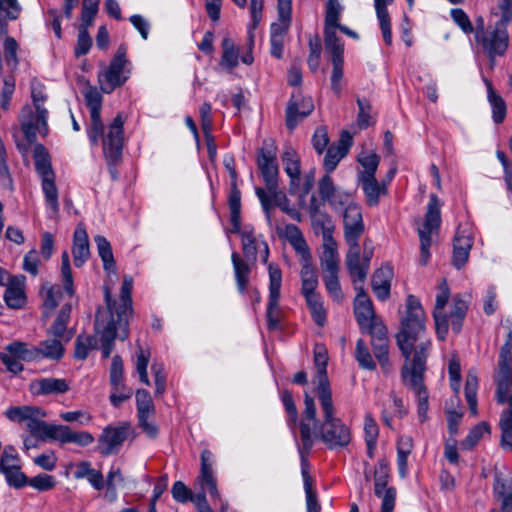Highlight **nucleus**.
<instances>
[{"label":"nucleus","instance_id":"46","mask_svg":"<svg viewBox=\"0 0 512 512\" xmlns=\"http://www.w3.org/2000/svg\"><path fill=\"white\" fill-rule=\"evenodd\" d=\"M339 254L335 239L323 241V254L321 257V267L323 273L339 272Z\"/></svg>","mask_w":512,"mask_h":512},{"label":"nucleus","instance_id":"43","mask_svg":"<svg viewBox=\"0 0 512 512\" xmlns=\"http://www.w3.org/2000/svg\"><path fill=\"white\" fill-rule=\"evenodd\" d=\"M231 260L234 269L235 280L239 293L244 294L249 283L250 276V262L244 261L240 255L233 251L231 254Z\"/></svg>","mask_w":512,"mask_h":512},{"label":"nucleus","instance_id":"58","mask_svg":"<svg viewBox=\"0 0 512 512\" xmlns=\"http://www.w3.org/2000/svg\"><path fill=\"white\" fill-rule=\"evenodd\" d=\"M97 337L95 335H78L75 342L74 356L76 359L85 360L89 352L96 348Z\"/></svg>","mask_w":512,"mask_h":512},{"label":"nucleus","instance_id":"34","mask_svg":"<svg viewBox=\"0 0 512 512\" xmlns=\"http://www.w3.org/2000/svg\"><path fill=\"white\" fill-rule=\"evenodd\" d=\"M67 343L68 342H65V340L54 336L40 341L38 345H35L37 350V362L43 359L51 361L61 360L65 352L64 345Z\"/></svg>","mask_w":512,"mask_h":512},{"label":"nucleus","instance_id":"35","mask_svg":"<svg viewBox=\"0 0 512 512\" xmlns=\"http://www.w3.org/2000/svg\"><path fill=\"white\" fill-rule=\"evenodd\" d=\"M73 262L76 267H81L90 257L88 234L82 224L77 225L73 235L72 247Z\"/></svg>","mask_w":512,"mask_h":512},{"label":"nucleus","instance_id":"59","mask_svg":"<svg viewBox=\"0 0 512 512\" xmlns=\"http://www.w3.org/2000/svg\"><path fill=\"white\" fill-rule=\"evenodd\" d=\"M485 434H490L489 424L485 421L475 425L461 442V448L465 450L472 449L482 439Z\"/></svg>","mask_w":512,"mask_h":512},{"label":"nucleus","instance_id":"26","mask_svg":"<svg viewBox=\"0 0 512 512\" xmlns=\"http://www.w3.org/2000/svg\"><path fill=\"white\" fill-rule=\"evenodd\" d=\"M318 192L323 201H326L335 210L342 209L350 200V195L338 190L329 174H325L318 183Z\"/></svg>","mask_w":512,"mask_h":512},{"label":"nucleus","instance_id":"55","mask_svg":"<svg viewBox=\"0 0 512 512\" xmlns=\"http://www.w3.org/2000/svg\"><path fill=\"white\" fill-rule=\"evenodd\" d=\"M325 46L326 50L331 53L332 61L344 60L343 58V42L336 34V28L325 27Z\"/></svg>","mask_w":512,"mask_h":512},{"label":"nucleus","instance_id":"47","mask_svg":"<svg viewBox=\"0 0 512 512\" xmlns=\"http://www.w3.org/2000/svg\"><path fill=\"white\" fill-rule=\"evenodd\" d=\"M40 179L45 203L49 208L50 215L54 216L59 212V194L55 184V175H53V177H44Z\"/></svg>","mask_w":512,"mask_h":512},{"label":"nucleus","instance_id":"42","mask_svg":"<svg viewBox=\"0 0 512 512\" xmlns=\"http://www.w3.org/2000/svg\"><path fill=\"white\" fill-rule=\"evenodd\" d=\"M483 80L487 89V100L492 110V119L496 124H500L506 117V103L504 99L493 89L492 82L487 78H484Z\"/></svg>","mask_w":512,"mask_h":512},{"label":"nucleus","instance_id":"56","mask_svg":"<svg viewBox=\"0 0 512 512\" xmlns=\"http://www.w3.org/2000/svg\"><path fill=\"white\" fill-rule=\"evenodd\" d=\"M138 418L152 417L155 407L150 393L145 389H138L135 393Z\"/></svg>","mask_w":512,"mask_h":512},{"label":"nucleus","instance_id":"9","mask_svg":"<svg viewBox=\"0 0 512 512\" xmlns=\"http://www.w3.org/2000/svg\"><path fill=\"white\" fill-rule=\"evenodd\" d=\"M126 53L127 47L120 45L109 66L99 73V81L103 92L111 93L129 79L131 62L127 59Z\"/></svg>","mask_w":512,"mask_h":512},{"label":"nucleus","instance_id":"51","mask_svg":"<svg viewBox=\"0 0 512 512\" xmlns=\"http://www.w3.org/2000/svg\"><path fill=\"white\" fill-rule=\"evenodd\" d=\"M314 232L322 236L323 241L333 240L334 225L331 217L324 211L310 216Z\"/></svg>","mask_w":512,"mask_h":512},{"label":"nucleus","instance_id":"11","mask_svg":"<svg viewBox=\"0 0 512 512\" xmlns=\"http://www.w3.org/2000/svg\"><path fill=\"white\" fill-rule=\"evenodd\" d=\"M0 360L7 371L18 375L24 370L21 361L37 362L36 346L22 341H13L0 352Z\"/></svg>","mask_w":512,"mask_h":512},{"label":"nucleus","instance_id":"49","mask_svg":"<svg viewBox=\"0 0 512 512\" xmlns=\"http://www.w3.org/2000/svg\"><path fill=\"white\" fill-rule=\"evenodd\" d=\"M357 161L360 164L361 169L357 171L356 178L376 176L380 162V157L376 153L362 151L358 155Z\"/></svg>","mask_w":512,"mask_h":512},{"label":"nucleus","instance_id":"6","mask_svg":"<svg viewBox=\"0 0 512 512\" xmlns=\"http://www.w3.org/2000/svg\"><path fill=\"white\" fill-rule=\"evenodd\" d=\"M133 288V278L130 275L123 277L120 293V301H112L109 291L105 293V300L109 310V317L118 320L120 328L119 337L122 341L128 338L129 317L132 313V298L131 292Z\"/></svg>","mask_w":512,"mask_h":512},{"label":"nucleus","instance_id":"19","mask_svg":"<svg viewBox=\"0 0 512 512\" xmlns=\"http://www.w3.org/2000/svg\"><path fill=\"white\" fill-rule=\"evenodd\" d=\"M314 363L317 367L315 376V391L317 398L331 397L332 390L327 376L328 353L324 346L316 345L314 348Z\"/></svg>","mask_w":512,"mask_h":512},{"label":"nucleus","instance_id":"27","mask_svg":"<svg viewBox=\"0 0 512 512\" xmlns=\"http://www.w3.org/2000/svg\"><path fill=\"white\" fill-rule=\"evenodd\" d=\"M95 329L100 338V349L102 351V356L106 359L110 356L114 348L115 338L118 337L120 340H122L119 337L120 328L118 325V320L113 317H109L108 322L104 325L97 317L95 322Z\"/></svg>","mask_w":512,"mask_h":512},{"label":"nucleus","instance_id":"44","mask_svg":"<svg viewBox=\"0 0 512 512\" xmlns=\"http://www.w3.org/2000/svg\"><path fill=\"white\" fill-rule=\"evenodd\" d=\"M222 55L220 66L227 72H232L239 64V47L229 37L222 40Z\"/></svg>","mask_w":512,"mask_h":512},{"label":"nucleus","instance_id":"21","mask_svg":"<svg viewBox=\"0 0 512 512\" xmlns=\"http://www.w3.org/2000/svg\"><path fill=\"white\" fill-rule=\"evenodd\" d=\"M255 193L261 203L265 218L270 225L272 223L271 209L274 206L279 207L282 212H285L290 207V200L283 191L278 189V186L275 189H267V191L261 187H256Z\"/></svg>","mask_w":512,"mask_h":512},{"label":"nucleus","instance_id":"45","mask_svg":"<svg viewBox=\"0 0 512 512\" xmlns=\"http://www.w3.org/2000/svg\"><path fill=\"white\" fill-rule=\"evenodd\" d=\"M6 417L13 422H26V424L35 416H46L44 409L36 406H14L5 411Z\"/></svg>","mask_w":512,"mask_h":512},{"label":"nucleus","instance_id":"31","mask_svg":"<svg viewBox=\"0 0 512 512\" xmlns=\"http://www.w3.org/2000/svg\"><path fill=\"white\" fill-rule=\"evenodd\" d=\"M357 185L362 189L368 206H377L381 196L387 194L386 181L379 182L376 176L357 178Z\"/></svg>","mask_w":512,"mask_h":512},{"label":"nucleus","instance_id":"57","mask_svg":"<svg viewBox=\"0 0 512 512\" xmlns=\"http://www.w3.org/2000/svg\"><path fill=\"white\" fill-rule=\"evenodd\" d=\"M150 357L151 352L149 348L139 346L135 352V365L137 374L139 375L140 381L147 386L150 385L147 372Z\"/></svg>","mask_w":512,"mask_h":512},{"label":"nucleus","instance_id":"36","mask_svg":"<svg viewBox=\"0 0 512 512\" xmlns=\"http://www.w3.org/2000/svg\"><path fill=\"white\" fill-rule=\"evenodd\" d=\"M393 270L389 265L377 269L372 276V290L380 301H385L390 295Z\"/></svg>","mask_w":512,"mask_h":512},{"label":"nucleus","instance_id":"60","mask_svg":"<svg viewBox=\"0 0 512 512\" xmlns=\"http://www.w3.org/2000/svg\"><path fill=\"white\" fill-rule=\"evenodd\" d=\"M230 223L234 228L241 224V192L238 188H230L228 195Z\"/></svg>","mask_w":512,"mask_h":512},{"label":"nucleus","instance_id":"16","mask_svg":"<svg viewBox=\"0 0 512 512\" xmlns=\"http://www.w3.org/2000/svg\"><path fill=\"white\" fill-rule=\"evenodd\" d=\"M314 110V102L310 96H305L300 90L291 94L285 111V124L293 131L304 118Z\"/></svg>","mask_w":512,"mask_h":512},{"label":"nucleus","instance_id":"29","mask_svg":"<svg viewBox=\"0 0 512 512\" xmlns=\"http://www.w3.org/2000/svg\"><path fill=\"white\" fill-rule=\"evenodd\" d=\"M71 312V304H64L58 311L56 318L47 330V334L49 336L59 337L60 339L65 340V342H70L75 335V329L68 327Z\"/></svg>","mask_w":512,"mask_h":512},{"label":"nucleus","instance_id":"10","mask_svg":"<svg viewBox=\"0 0 512 512\" xmlns=\"http://www.w3.org/2000/svg\"><path fill=\"white\" fill-rule=\"evenodd\" d=\"M441 224L440 207L436 195H431L425 214V220L418 229L420 238V262L426 265L430 258V247L433 234H437Z\"/></svg>","mask_w":512,"mask_h":512},{"label":"nucleus","instance_id":"5","mask_svg":"<svg viewBox=\"0 0 512 512\" xmlns=\"http://www.w3.org/2000/svg\"><path fill=\"white\" fill-rule=\"evenodd\" d=\"M508 24L499 19L494 26L488 27V32L475 39L476 47L488 58L490 69L495 67L496 58L504 56L508 50Z\"/></svg>","mask_w":512,"mask_h":512},{"label":"nucleus","instance_id":"14","mask_svg":"<svg viewBox=\"0 0 512 512\" xmlns=\"http://www.w3.org/2000/svg\"><path fill=\"white\" fill-rule=\"evenodd\" d=\"M276 154L277 148L272 141H264L257 154V166L266 189H275L278 186L279 168Z\"/></svg>","mask_w":512,"mask_h":512},{"label":"nucleus","instance_id":"33","mask_svg":"<svg viewBox=\"0 0 512 512\" xmlns=\"http://www.w3.org/2000/svg\"><path fill=\"white\" fill-rule=\"evenodd\" d=\"M282 162L284 171L289 177V193L290 195H294L296 194L300 185V158L294 150L287 149L282 155Z\"/></svg>","mask_w":512,"mask_h":512},{"label":"nucleus","instance_id":"32","mask_svg":"<svg viewBox=\"0 0 512 512\" xmlns=\"http://www.w3.org/2000/svg\"><path fill=\"white\" fill-rule=\"evenodd\" d=\"M495 499L500 502V508H492L489 512H512V477L496 476L493 485Z\"/></svg>","mask_w":512,"mask_h":512},{"label":"nucleus","instance_id":"12","mask_svg":"<svg viewBox=\"0 0 512 512\" xmlns=\"http://www.w3.org/2000/svg\"><path fill=\"white\" fill-rule=\"evenodd\" d=\"M390 467L386 460H379L374 470V494L381 499V509L384 512L394 511L396 504V488L388 486L390 481Z\"/></svg>","mask_w":512,"mask_h":512},{"label":"nucleus","instance_id":"2","mask_svg":"<svg viewBox=\"0 0 512 512\" xmlns=\"http://www.w3.org/2000/svg\"><path fill=\"white\" fill-rule=\"evenodd\" d=\"M343 208L344 238L349 245L345 259L346 268L355 283L363 282L369 272L374 248L372 242L366 239L360 255L359 238L365 229L361 208L352 202H348Z\"/></svg>","mask_w":512,"mask_h":512},{"label":"nucleus","instance_id":"48","mask_svg":"<svg viewBox=\"0 0 512 512\" xmlns=\"http://www.w3.org/2000/svg\"><path fill=\"white\" fill-rule=\"evenodd\" d=\"M392 2L393 0H374V6L382 36L387 45L392 43L390 16L387 10V6L392 4Z\"/></svg>","mask_w":512,"mask_h":512},{"label":"nucleus","instance_id":"64","mask_svg":"<svg viewBox=\"0 0 512 512\" xmlns=\"http://www.w3.org/2000/svg\"><path fill=\"white\" fill-rule=\"evenodd\" d=\"M311 317L316 325L322 327L326 323L327 312L323 305L322 297L305 300Z\"/></svg>","mask_w":512,"mask_h":512},{"label":"nucleus","instance_id":"61","mask_svg":"<svg viewBox=\"0 0 512 512\" xmlns=\"http://www.w3.org/2000/svg\"><path fill=\"white\" fill-rule=\"evenodd\" d=\"M355 359L362 369L370 371L376 369V362L363 339H358L356 342Z\"/></svg>","mask_w":512,"mask_h":512},{"label":"nucleus","instance_id":"1","mask_svg":"<svg viewBox=\"0 0 512 512\" xmlns=\"http://www.w3.org/2000/svg\"><path fill=\"white\" fill-rule=\"evenodd\" d=\"M425 313L419 299L408 295L405 315L401 320V329L396 335L397 344L404 356L401 376L403 383L410 387L417 396V412L420 422L427 419L428 392L423 383L426 360L431 348V341L425 339Z\"/></svg>","mask_w":512,"mask_h":512},{"label":"nucleus","instance_id":"63","mask_svg":"<svg viewBox=\"0 0 512 512\" xmlns=\"http://www.w3.org/2000/svg\"><path fill=\"white\" fill-rule=\"evenodd\" d=\"M43 306L47 310H53L62 297V290L59 285H51L49 283L43 285Z\"/></svg>","mask_w":512,"mask_h":512},{"label":"nucleus","instance_id":"50","mask_svg":"<svg viewBox=\"0 0 512 512\" xmlns=\"http://www.w3.org/2000/svg\"><path fill=\"white\" fill-rule=\"evenodd\" d=\"M33 157L35 169L40 178L53 177V175H55L51 166L49 154L42 144H37L34 147Z\"/></svg>","mask_w":512,"mask_h":512},{"label":"nucleus","instance_id":"8","mask_svg":"<svg viewBox=\"0 0 512 512\" xmlns=\"http://www.w3.org/2000/svg\"><path fill=\"white\" fill-rule=\"evenodd\" d=\"M124 124L125 117L118 113L112 122L105 127L102 123V129L96 142H90L92 146L102 144V150L105 159L121 160L124 147Z\"/></svg>","mask_w":512,"mask_h":512},{"label":"nucleus","instance_id":"18","mask_svg":"<svg viewBox=\"0 0 512 512\" xmlns=\"http://www.w3.org/2000/svg\"><path fill=\"white\" fill-rule=\"evenodd\" d=\"M84 98L90 114V123L86 127V133L90 142H96L102 129V95L95 88H90L86 91Z\"/></svg>","mask_w":512,"mask_h":512},{"label":"nucleus","instance_id":"7","mask_svg":"<svg viewBox=\"0 0 512 512\" xmlns=\"http://www.w3.org/2000/svg\"><path fill=\"white\" fill-rule=\"evenodd\" d=\"M201 468L200 474L197 477V483L201 488V492L196 495L191 494L189 501L193 502L199 510L200 508L209 505L206 499V491L210 494L213 500H220V493L217 487V478L214 472V455L211 451L205 449L201 452Z\"/></svg>","mask_w":512,"mask_h":512},{"label":"nucleus","instance_id":"37","mask_svg":"<svg viewBox=\"0 0 512 512\" xmlns=\"http://www.w3.org/2000/svg\"><path fill=\"white\" fill-rule=\"evenodd\" d=\"M469 302L462 295L456 294L452 298V305L447 315L448 328L451 327L454 333H459L462 329L464 319L467 314Z\"/></svg>","mask_w":512,"mask_h":512},{"label":"nucleus","instance_id":"53","mask_svg":"<svg viewBox=\"0 0 512 512\" xmlns=\"http://www.w3.org/2000/svg\"><path fill=\"white\" fill-rule=\"evenodd\" d=\"M99 257L103 262V268L106 271L115 270V260L113 257L112 247L110 242L102 235H97L94 238Z\"/></svg>","mask_w":512,"mask_h":512},{"label":"nucleus","instance_id":"23","mask_svg":"<svg viewBox=\"0 0 512 512\" xmlns=\"http://www.w3.org/2000/svg\"><path fill=\"white\" fill-rule=\"evenodd\" d=\"M69 390L70 384L64 378L42 377L29 384V391L34 396L61 395Z\"/></svg>","mask_w":512,"mask_h":512},{"label":"nucleus","instance_id":"24","mask_svg":"<svg viewBox=\"0 0 512 512\" xmlns=\"http://www.w3.org/2000/svg\"><path fill=\"white\" fill-rule=\"evenodd\" d=\"M4 301L9 308L21 309L26 305V277L14 275L6 282Z\"/></svg>","mask_w":512,"mask_h":512},{"label":"nucleus","instance_id":"28","mask_svg":"<svg viewBox=\"0 0 512 512\" xmlns=\"http://www.w3.org/2000/svg\"><path fill=\"white\" fill-rule=\"evenodd\" d=\"M355 285V289L357 290V295L354 300V314L359 324L360 328L364 325H369V323L376 318L372 301L370 300L368 294L364 290L363 286H358V283L363 284V282L357 281L356 283L352 280Z\"/></svg>","mask_w":512,"mask_h":512},{"label":"nucleus","instance_id":"40","mask_svg":"<svg viewBox=\"0 0 512 512\" xmlns=\"http://www.w3.org/2000/svg\"><path fill=\"white\" fill-rule=\"evenodd\" d=\"M94 440V436L88 431H73L67 425H59L56 441L62 445L74 443L80 447H86L92 444Z\"/></svg>","mask_w":512,"mask_h":512},{"label":"nucleus","instance_id":"30","mask_svg":"<svg viewBox=\"0 0 512 512\" xmlns=\"http://www.w3.org/2000/svg\"><path fill=\"white\" fill-rule=\"evenodd\" d=\"M250 15L251 24L248 28V41L246 44V51L241 56V62L246 65H251L254 62L253 48L255 44V38L253 30L257 28L261 19L263 11V0H250Z\"/></svg>","mask_w":512,"mask_h":512},{"label":"nucleus","instance_id":"13","mask_svg":"<svg viewBox=\"0 0 512 512\" xmlns=\"http://www.w3.org/2000/svg\"><path fill=\"white\" fill-rule=\"evenodd\" d=\"M269 299L266 310L267 326L270 330L280 329V291L282 272L276 265L269 264Z\"/></svg>","mask_w":512,"mask_h":512},{"label":"nucleus","instance_id":"41","mask_svg":"<svg viewBox=\"0 0 512 512\" xmlns=\"http://www.w3.org/2000/svg\"><path fill=\"white\" fill-rule=\"evenodd\" d=\"M300 278L301 294L304 296L305 300L321 297V295L316 292L318 276L313 264L301 267Z\"/></svg>","mask_w":512,"mask_h":512},{"label":"nucleus","instance_id":"15","mask_svg":"<svg viewBox=\"0 0 512 512\" xmlns=\"http://www.w3.org/2000/svg\"><path fill=\"white\" fill-rule=\"evenodd\" d=\"M47 109H35L25 106L20 114V124L22 132L29 143L36 140L37 133L43 136L48 134Z\"/></svg>","mask_w":512,"mask_h":512},{"label":"nucleus","instance_id":"52","mask_svg":"<svg viewBox=\"0 0 512 512\" xmlns=\"http://www.w3.org/2000/svg\"><path fill=\"white\" fill-rule=\"evenodd\" d=\"M20 6L17 0H0V36L8 32L7 21L18 17Z\"/></svg>","mask_w":512,"mask_h":512},{"label":"nucleus","instance_id":"38","mask_svg":"<svg viewBox=\"0 0 512 512\" xmlns=\"http://www.w3.org/2000/svg\"><path fill=\"white\" fill-rule=\"evenodd\" d=\"M278 22L271 25L270 37L285 38L291 25V0L277 3Z\"/></svg>","mask_w":512,"mask_h":512},{"label":"nucleus","instance_id":"22","mask_svg":"<svg viewBox=\"0 0 512 512\" xmlns=\"http://www.w3.org/2000/svg\"><path fill=\"white\" fill-rule=\"evenodd\" d=\"M128 427L107 426L99 437V451L102 455L108 456L116 453L127 438Z\"/></svg>","mask_w":512,"mask_h":512},{"label":"nucleus","instance_id":"39","mask_svg":"<svg viewBox=\"0 0 512 512\" xmlns=\"http://www.w3.org/2000/svg\"><path fill=\"white\" fill-rule=\"evenodd\" d=\"M46 416H35L27 423V429L32 436L42 441H56L59 425L49 424L42 419Z\"/></svg>","mask_w":512,"mask_h":512},{"label":"nucleus","instance_id":"17","mask_svg":"<svg viewBox=\"0 0 512 512\" xmlns=\"http://www.w3.org/2000/svg\"><path fill=\"white\" fill-rule=\"evenodd\" d=\"M231 232L236 233L241 237L242 251L247 262H251V264H254L256 262L258 249H260L262 246L264 250L263 261L267 262L269 255L268 245L266 241H259L257 239L253 225L238 224L237 228H234V226H232Z\"/></svg>","mask_w":512,"mask_h":512},{"label":"nucleus","instance_id":"62","mask_svg":"<svg viewBox=\"0 0 512 512\" xmlns=\"http://www.w3.org/2000/svg\"><path fill=\"white\" fill-rule=\"evenodd\" d=\"M281 401L288 414L287 424L292 431L293 435H296V425L298 420V411L293 401V397L290 391L285 390L281 394Z\"/></svg>","mask_w":512,"mask_h":512},{"label":"nucleus","instance_id":"54","mask_svg":"<svg viewBox=\"0 0 512 512\" xmlns=\"http://www.w3.org/2000/svg\"><path fill=\"white\" fill-rule=\"evenodd\" d=\"M477 389H478V378L475 371L470 370L466 376L465 383V397L469 410L473 416L478 414L477 410Z\"/></svg>","mask_w":512,"mask_h":512},{"label":"nucleus","instance_id":"25","mask_svg":"<svg viewBox=\"0 0 512 512\" xmlns=\"http://www.w3.org/2000/svg\"><path fill=\"white\" fill-rule=\"evenodd\" d=\"M473 246V237L469 228L458 227L453 243L452 264L461 269L467 262L470 250Z\"/></svg>","mask_w":512,"mask_h":512},{"label":"nucleus","instance_id":"20","mask_svg":"<svg viewBox=\"0 0 512 512\" xmlns=\"http://www.w3.org/2000/svg\"><path fill=\"white\" fill-rule=\"evenodd\" d=\"M450 297V289L445 279L438 286L435 306L433 310V318L435 322L436 335L438 339L444 340L448 332V319L444 308Z\"/></svg>","mask_w":512,"mask_h":512},{"label":"nucleus","instance_id":"3","mask_svg":"<svg viewBox=\"0 0 512 512\" xmlns=\"http://www.w3.org/2000/svg\"><path fill=\"white\" fill-rule=\"evenodd\" d=\"M507 323V337L500 350L495 382L498 403L509 404V408L501 413L499 421L501 445L512 448V324L509 321Z\"/></svg>","mask_w":512,"mask_h":512},{"label":"nucleus","instance_id":"4","mask_svg":"<svg viewBox=\"0 0 512 512\" xmlns=\"http://www.w3.org/2000/svg\"><path fill=\"white\" fill-rule=\"evenodd\" d=\"M318 400L322 412V420L317 427L321 441L329 450H341L347 447L352 438L351 429L336 417L332 396Z\"/></svg>","mask_w":512,"mask_h":512}]
</instances>
